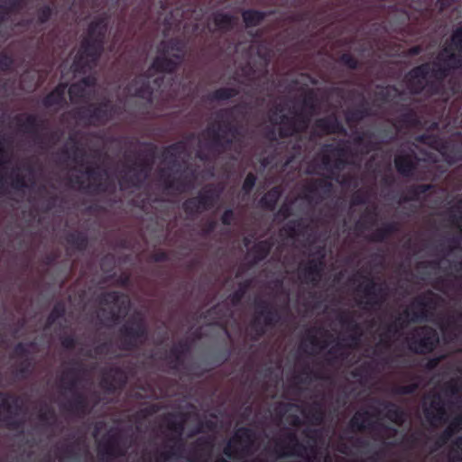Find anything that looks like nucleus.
Here are the masks:
<instances>
[{
  "label": "nucleus",
  "mask_w": 462,
  "mask_h": 462,
  "mask_svg": "<svg viewBox=\"0 0 462 462\" xmlns=\"http://www.w3.org/2000/svg\"><path fill=\"white\" fill-rule=\"evenodd\" d=\"M67 85L60 84L56 88L50 93L44 99L46 106H53L61 103L64 100Z\"/></svg>",
  "instance_id": "35"
},
{
  "label": "nucleus",
  "mask_w": 462,
  "mask_h": 462,
  "mask_svg": "<svg viewBox=\"0 0 462 462\" xmlns=\"http://www.w3.org/2000/svg\"><path fill=\"white\" fill-rule=\"evenodd\" d=\"M79 171L81 173V178L86 179L88 181L96 180V173L90 169V167H83V165H81Z\"/></svg>",
  "instance_id": "49"
},
{
  "label": "nucleus",
  "mask_w": 462,
  "mask_h": 462,
  "mask_svg": "<svg viewBox=\"0 0 462 462\" xmlns=\"http://www.w3.org/2000/svg\"><path fill=\"white\" fill-rule=\"evenodd\" d=\"M146 93H150L147 85H143L139 89H134V95L143 97Z\"/></svg>",
  "instance_id": "62"
},
{
  "label": "nucleus",
  "mask_w": 462,
  "mask_h": 462,
  "mask_svg": "<svg viewBox=\"0 0 462 462\" xmlns=\"http://www.w3.org/2000/svg\"><path fill=\"white\" fill-rule=\"evenodd\" d=\"M234 212L232 209H226L221 216V222L223 225L229 226L234 220Z\"/></svg>",
  "instance_id": "52"
},
{
  "label": "nucleus",
  "mask_w": 462,
  "mask_h": 462,
  "mask_svg": "<svg viewBox=\"0 0 462 462\" xmlns=\"http://www.w3.org/2000/svg\"><path fill=\"white\" fill-rule=\"evenodd\" d=\"M254 432L248 427L238 428L223 448L230 459H236L247 454L254 441Z\"/></svg>",
  "instance_id": "10"
},
{
  "label": "nucleus",
  "mask_w": 462,
  "mask_h": 462,
  "mask_svg": "<svg viewBox=\"0 0 462 462\" xmlns=\"http://www.w3.org/2000/svg\"><path fill=\"white\" fill-rule=\"evenodd\" d=\"M263 17V15L262 13L254 10H247L243 13V19L246 26L256 25Z\"/></svg>",
  "instance_id": "40"
},
{
  "label": "nucleus",
  "mask_w": 462,
  "mask_h": 462,
  "mask_svg": "<svg viewBox=\"0 0 462 462\" xmlns=\"http://www.w3.org/2000/svg\"><path fill=\"white\" fill-rule=\"evenodd\" d=\"M409 350L416 355H428L434 352L439 344L438 331L428 325L420 326L406 338Z\"/></svg>",
  "instance_id": "5"
},
{
  "label": "nucleus",
  "mask_w": 462,
  "mask_h": 462,
  "mask_svg": "<svg viewBox=\"0 0 462 462\" xmlns=\"http://www.w3.org/2000/svg\"><path fill=\"white\" fill-rule=\"evenodd\" d=\"M274 451L278 457H301L307 451V447L299 440L296 433L288 432L284 440L276 441Z\"/></svg>",
  "instance_id": "15"
},
{
  "label": "nucleus",
  "mask_w": 462,
  "mask_h": 462,
  "mask_svg": "<svg viewBox=\"0 0 462 462\" xmlns=\"http://www.w3.org/2000/svg\"><path fill=\"white\" fill-rule=\"evenodd\" d=\"M126 383L125 372L119 366H114L108 372L104 373L99 385L106 393H115L117 390L123 389Z\"/></svg>",
  "instance_id": "16"
},
{
  "label": "nucleus",
  "mask_w": 462,
  "mask_h": 462,
  "mask_svg": "<svg viewBox=\"0 0 462 462\" xmlns=\"http://www.w3.org/2000/svg\"><path fill=\"white\" fill-rule=\"evenodd\" d=\"M461 321H462V311L457 313V317H450L448 319V323L450 325H453L457 328H460L459 322H461Z\"/></svg>",
  "instance_id": "59"
},
{
  "label": "nucleus",
  "mask_w": 462,
  "mask_h": 462,
  "mask_svg": "<svg viewBox=\"0 0 462 462\" xmlns=\"http://www.w3.org/2000/svg\"><path fill=\"white\" fill-rule=\"evenodd\" d=\"M190 204H182V206H189ZM197 209H209L214 206L215 204H192ZM188 207H185V209H187Z\"/></svg>",
  "instance_id": "61"
},
{
  "label": "nucleus",
  "mask_w": 462,
  "mask_h": 462,
  "mask_svg": "<svg viewBox=\"0 0 462 462\" xmlns=\"http://www.w3.org/2000/svg\"><path fill=\"white\" fill-rule=\"evenodd\" d=\"M439 300L440 297L438 294L428 290L413 299L411 310L406 309L403 315L412 323L426 321L432 316V311L437 309Z\"/></svg>",
  "instance_id": "6"
},
{
  "label": "nucleus",
  "mask_w": 462,
  "mask_h": 462,
  "mask_svg": "<svg viewBox=\"0 0 462 462\" xmlns=\"http://www.w3.org/2000/svg\"><path fill=\"white\" fill-rule=\"evenodd\" d=\"M324 254L317 258H310L301 262L298 268V278L301 283L317 287L322 278L325 261Z\"/></svg>",
  "instance_id": "11"
},
{
  "label": "nucleus",
  "mask_w": 462,
  "mask_h": 462,
  "mask_svg": "<svg viewBox=\"0 0 462 462\" xmlns=\"http://www.w3.org/2000/svg\"><path fill=\"white\" fill-rule=\"evenodd\" d=\"M65 313H66V307H65L64 303H62L60 301L57 302L53 306L51 313L49 314V316L47 318V325L48 326L53 325L57 319L64 317Z\"/></svg>",
  "instance_id": "38"
},
{
  "label": "nucleus",
  "mask_w": 462,
  "mask_h": 462,
  "mask_svg": "<svg viewBox=\"0 0 462 462\" xmlns=\"http://www.w3.org/2000/svg\"><path fill=\"white\" fill-rule=\"evenodd\" d=\"M428 65H421L413 69L407 76L409 81V89L411 92H420L426 83V74L428 73Z\"/></svg>",
  "instance_id": "20"
},
{
  "label": "nucleus",
  "mask_w": 462,
  "mask_h": 462,
  "mask_svg": "<svg viewBox=\"0 0 462 462\" xmlns=\"http://www.w3.org/2000/svg\"><path fill=\"white\" fill-rule=\"evenodd\" d=\"M38 418L41 422L50 424L51 420H55L56 414L52 408L47 407L40 411Z\"/></svg>",
  "instance_id": "43"
},
{
  "label": "nucleus",
  "mask_w": 462,
  "mask_h": 462,
  "mask_svg": "<svg viewBox=\"0 0 462 462\" xmlns=\"http://www.w3.org/2000/svg\"><path fill=\"white\" fill-rule=\"evenodd\" d=\"M150 259H151V261H152L154 263H162V262H166L169 260V254L164 250H159V251L152 253L150 255Z\"/></svg>",
  "instance_id": "46"
},
{
  "label": "nucleus",
  "mask_w": 462,
  "mask_h": 462,
  "mask_svg": "<svg viewBox=\"0 0 462 462\" xmlns=\"http://www.w3.org/2000/svg\"><path fill=\"white\" fill-rule=\"evenodd\" d=\"M419 388V383L414 382L406 385H395L392 388L394 395H408L414 393Z\"/></svg>",
  "instance_id": "39"
},
{
  "label": "nucleus",
  "mask_w": 462,
  "mask_h": 462,
  "mask_svg": "<svg viewBox=\"0 0 462 462\" xmlns=\"http://www.w3.org/2000/svg\"><path fill=\"white\" fill-rule=\"evenodd\" d=\"M214 20L216 25L221 30H226L233 24V18L224 14H217Z\"/></svg>",
  "instance_id": "42"
},
{
  "label": "nucleus",
  "mask_w": 462,
  "mask_h": 462,
  "mask_svg": "<svg viewBox=\"0 0 462 462\" xmlns=\"http://www.w3.org/2000/svg\"><path fill=\"white\" fill-rule=\"evenodd\" d=\"M456 423V420L453 418L448 427L439 435L437 440V445L439 447L445 445L455 434L458 433L462 430V427Z\"/></svg>",
  "instance_id": "32"
},
{
  "label": "nucleus",
  "mask_w": 462,
  "mask_h": 462,
  "mask_svg": "<svg viewBox=\"0 0 462 462\" xmlns=\"http://www.w3.org/2000/svg\"><path fill=\"white\" fill-rule=\"evenodd\" d=\"M409 323V318H406L403 313L399 315L394 321L390 322L384 326V331L382 334V340L389 341L393 337L400 333V331L406 328Z\"/></svg>",
  "instance_id": "23"
},
{
  "label": "nucleus",
  "mask_w": 462,
  "mask_h": 462,
  "mask_svg": "<svg viewBox=\"0 0 462 462\" xmlns=\"http://www.w3.org/2000/svg\"><path fill=\"white\" fill-rule=\"evenodd\" d=\"M34 346L33 342H30L29 344H24V343L20 342V343L16 344L13 350V356L22 358V359L29 358L28 357L30 355L29 346Z\"/></svg>",
  "instance_id": "41"
},
{
  "label": "nucleus",
  "mask_w": 462,
  "mask_h": 462,
  "mask_svg": "<svg viewBox=\"0 0 462 462\" xmlns=\"http://www.w3.org/2000/svg\"><path fill=\"white\" fill-rule=\"evenodd\" d=\"M364 283L359 285L356 291L361 292L364 300H358L357 305L365 310H375L385 302L388 292L384 283H377L370 276H363Z\"/></svg>",
  "instance_id": "7"
},
{
  "label": "nucleus",
  "mask_w": 462,
  "mask_h": 462,
  "mask_svg": "<svg viewBox=\"0 0 462 462\" xmlns=\"http://www.w3.org/2000/svg\"><path fill=\"white\" fill-rule=\"evenodd\" d=\"M56 260V256L54 254H48L46 257H45V264L47 265H50L54 261Z\"/></svg>",
  "instance_id": "63"
},
{
  "label": "nucleus",
  "mask_w": 462,
  "mask_h": 462,
  "mask_svg": "<svg viewBox=\"0 0 462 462\" xmlns=\"http://www.w3.org/2000/svg\"><path fill=\"white\" fill-rule=\"evenodd\" d=\"M167 421V428L171 431V435L168 437V442L166 444V449L158 451L156 453V462H167L171 458H178L183 450L184 442L182 440V434L185 430L186 417L184 414L169 413L165 417Z\"/></svg>",
  "instance_id": "2"
},
{
  "label": "nucleus",
  "mask_w": 462,
  "mask_h": 462,
  "mask_svg": "<svg viewBox=\"0 0 462 462\" xmlns=\"http://www.w3.org/2000/svg\"><path fill=\"white\" fill-rule=\"evenodd\" d=\"M105 31V25L102 22L90 24L88 38L83 41L71 66L74 75L78 73L85 74L96 65V61L103 50Z\"/></svg>",
  "instance_id": "1"
},
{
  "label": "nucleus",
  "mask_w": 462,
  "mask_h": 462,
  "mask_svg": "<svg viewBox=\"0 0 462 462\" xmlns=\"http://www.w3.org/2000/svg\"><path fill=\"white\" fill-rule=\"evenodd\" d=\"M377 223L375 215L365 214L356 223V229L358 231L370 230Z\"/></svg>",
  "instance_id": "37"
},
{
  "label": "nucleus",
  "mask_w": 462,
  "mask_h": 462,
  "mask_svg": "<svg viewBox=\"0 0 462 462\" xmlns=\"http://www.w3.org/2000/svg\"><path fill=\"white\" fill-rule=\"evenodd\" d=\"M337 320L346 331L350 332L348 339L352 341L354 346H356L362 334L360 324L346 311L341 312L337 317Z\"/></svg>",
  "instance_id": "18"
},
{
  "label": "nucleus",
  "mask_w": 462,
  "mask_h": 462,
  "mask_svg": "<svg viewBox=\"0 0 462 462\" xmlns=\"http://www.w3.org/2000/svg\"><path fill=\"white\" fill-rule=\"evenodd\" d=\"M273 245V243L269 240H262L255 243L249 252L252 255L250 266H254L264 260L270 254Z\"/></svg>",
  "instance_id": "21"
},
{
  "label": "nucleus",
  "mask_w": 462,
  "mask_h": 462,
  "mask_svg": "<svg viewBox=\"0 0 462 462\" xmlns=\"http://www.w3.org/2000/svg\"><path fill=\"white\" fill-rule=\"evenodd\" d=\"M109 346L107 342L100 343L94 347V352L97 356L105 355L108 352Z\"/></svg>",
  "instance_id": "53"
},
{
  "label": "nucleus",
  "mask_w": 462,
  "mask_h": 462,
  "mask_svg": "<svg viewBox=\"0 0 462 462\" xmlns=\"http://www.w3.org/2000/svg\"><path fill=\"white\" fill-rule=\"evenodd\" d=\"M94 79L88 77L83 79L79 83L72 84L69 88V95L70 100L75 102L79 98L85 97L86 94L88 92V89L94 84Z\"/></svg>",
  "instance_id": "25"
},
{
  "label": "nucleus",
  "mask_w": 462,
  "mask_h": 462,
  "mask_svg": "<svg viewBox=\"0 0 462 462\" xmlns=\"http://www.w3.org/2000/svg\"><path fill=\"white\" fill-rule=\"evenodd\" d=\"M175 346L182 353V355H184V356L190 351V345L186 340H181L178 342V344H176Z\"/></svg>",
  "instance_id": "54"
},
{
  "label": "nucleus",
  "mask_w": 462,
  "mask_h": 462,
  "mask_svg": "<svg viewBox=\"0 0 462 462\" xmlns=\"http://www.w3.org/2000/svg\"><path fill=\"white\" fill-rule=\"evenodd\" d=\"M450 221L453 226L459 228V233L462 237V214L460 215H453L450 217Z\"/></svg>",
  "instance_id": "55"
},
{
  "label": "nucleus",
  "mask_w": 462,
  "mask_h": 462,
  "mask_svg": "<svg viewBox=\"0 0 462 462\" xmlns=\"http://www.w3.org/2000/svg\"><path fill=\"white\" fill-rule=\"evenodd\" d=\"M440 362V357H432L430 358L425 365L426 369L433 370L435 369Z\"/></svg>",
  "instance_id": "58"
},
{
  "label": "nucleus",
  "mask_w": 462,
  "mask_h": 462,
  "mask_svg": "<svg viewBox=\"0 0 462 462\" xmlns=\"http://www.w3.org/2000/svg\"><path fill=\"white\" fill-rule=\"evenodd\" d=\"M395 166L397 171L405 176L413 174L414 158L411 154L399 153L395 157Z\"/></svg>",
  "instance_id": "27"
},
{
  "label": "nucleus",
  "mask_w": 462,
  "mask_h": 462,
  "mask_svg": "<svg viewBox=\"0 0 462 462\" xmlns=\"http://www.w3.org/2000/svg\"><path fill=\"white\" fill-rule=\"evenodd\" d=\"M270 120L274 125H281L280 130L282 131V134L283 135H291L294 133L301 131V130H303L306 127V124L302 123V124H300L299 125H296L295 124H293L290 128L286 129L285 125L289 123V118L287 116H285L283 114L282 115H278L276 112H273L271 115Z\"/></svg>",
  "instance_id": "26"
},
{
  "label": "nucleus",
  "mask_w": 462,
  "mask_h": 462,
  "mask_svg": "<svg viewBox=\"0 0 462 462\" xmlns=\"http://www.w3.org/2000/svg\"><path fill=\"white\" fill-rule=\"evenodd\" d=\"M120 349L134 351L148 338V328L142 314L130 317L119 328Z\"/></svg>",
  "instance_id": "4"
},
{
  "label": "nucleus",
  "mask_w": 462,
  "mask_h": 462,
  "mask_svg": "<svg viewBox=\"0 0 462 462\" xmlns=\"http://www.w3.org/2000/svg\"><path fill=\"white\" fill-rule=\"evenodd\" d=\"M383 407L386 410V418L395 423L402 425L406 419V412L403 409L393 402H384Z\"/></svg>",
  "instance_id": "28"
},
{
  "label": "nucleus",
  "mask_w": 462,
  "mask_h": 462,
  "mask_svg": "<svg viewBox=\"0 0 462 462\" xmlns=\"http://www.w3.org/2000/svg\"><path fill=\"white\" fill-rule=\"evenodd\" d=\"M97 300L100 305H114L116 308V310H106L105 308L100 309V313L109 323H118L127 315L130 309L129 299L119 291H113L101 293Z\"/></svg>",
  "instance_id": "9"
},
{
  "label": "nucleus",
  "mask_w": 462,
  "mask_h": 462,
  "mask_svg": "<svg viewBox=\"0 0 462 462\" xmlns=\"http://www.w3.org/2000/svg\"><path fill=\"white\" fill-rule=\"evenodd\" d=\"M60 343L63 348L73 350L77 345V338L73 335L64 336L60 338Z\"/></svg>",
  "instance_id": "44"
},
{
  "label": "nucleus",
  "mask_w": 462,
  "mask_h": 462,
  "mask_svg": "<svg viewBox=\"0 0 462 462\" xmlns=\"http://www.w3.org/2000/svg\"><path fill=\"white\" fill-rule=\"evenodd\" d=\"M251 284H252L251 280H245V281L239 282L238 288L233 293H231L228 297L232 306L236 307L241 303L246 291L251 287Z\"/></svg>",
  "instance_id": "33"
},
{
  "label": "nucleus",
  "mask_w": 462,
  "mask_h": 462,
  "mask_svg": "<svg viewBox=\"0 0 462 462\" xmlns=\"http://www.w3.org/2000/svg\"><path fill=\"white\" fill-rule=\"evenodd\" d=\"M19 398L9 393L0 392V421L8 429L16 430L21 426L15 419L19 406Z\"/></svg>",
  "instance_id": "12"
},
{
  "label": "nucleus",
  "mask_w": 462,
  "mask_h": 462,
  "mask_svg": "<svg viewBox=\"0 0 462 462\" xmlns=\"http://www.w3.org/2000/svg\"><path fill=\"white\" fill-rule=\"evenodd\" d=\"M160 52V55L153 61L150 72L152 70L162 72H171L174 70L177 64L180 61L181 56L176 53L171 54L165 42L161 44Z\"/></svg>",
  "instance_id": "17"
},
{
  "label": "nucleus",
  "mask_w": 462,
  "mask_h": 462,
  "mask_svg": "<svg viewBox=\"0 0 462 462\" xmlns=\"http://www.w3.org/2000/svg\"><path fill=\"white\" fill-rule=\"evenodd\" d=\"M305 417L314 425H320L325 418V411L320 402H314L308 411L305 413Z\"/></svg>",
  "instance_id": "31"
},
{
  "label": "nucleus",
  "mask_w": 462,
  "mask_h": 462,
  "mask_svg": "<svg viewBox=\"0 0 462 462\" xmlns=\"http://www.w3.org/2000/svg\"><path fill=\"white\" fill-rule=\"evenodd\" d=\"M317 126L325 133H335L339 129V124L335 117H327L319 119Z\"/></svg>",
  "instance_id": "36"
},
{
  "label": "nucleus",
  "mask_w": 462,
  "mask_h": 462,
  "mask_svg": "<svg viewBox=\"0 0 462 462\" xmlns=\"http://www.w3.org/2000/svg\"><path fill=\"white\" fill-rule=\"evenodd\" d=\"M232 90L230 89H219L215 93V97L217 99H226L232 97Z\"/></svg>",
  "instance_id": "56"
},
{
  "label": "nucleus",
  "mask_w": 462,
  "mask_h": 462,
  "mask_svg": "<svg viewBox=\"0 0 462 462\" xmlns=\"http://www.w3.org/2000/svg\"><path fill=\"white\" fill-rule=\"evenodd\" d=\"M161 359L167 361L171 368L177 369L183 365L184 355L174 345Z\"/></svg>",
  "instance_id": "34"
},
{
  "label": "nucleus",
  "mask_w": 462,
  "mask_h": 462,
  "mask_svg": "<svg viewBox=\"0 0 462 462\" xmlns=\"http://www.w3.org/2000/svg\"><path fill=\"white\" fill-rule=\"evenodd\" d=\"M121 435L119 432L110 434L104 440L99 442L97 456L100 462H110L125 454L120 445Z\"/></svg>",
  "instance_id": "13"
},
{
  "label": "nucleus",
  "mask_w": 462,
  "mask_h": 462,
  "mask_svg": "<svg viewBox=\"0 0 462 462\" xmlns=\"http://www.w3.org/2000/svg\"><path fill=\"white\" fill-rule=\"evenodd\" d=\"M399 224L395 221L384 222L373 231L367 239L374 243H383L399 231Z\"/></svg>",
  "instance_id": "19"
},
{
  "label": "nucleus",
  "mask_w": 462,
  "mask_h": 462,
  "mask_svg": "<svg viewBox=\"0 0 462 462\" xmlns=\"http://www.w3.org/2000/svg\"><path fill=\"white\" fill-rule=\"evenodd\" d=\"M451 48L454 51L448 49L443 50L439 55V60L443 61L447 67L457 69L462 67V27L457 29L451 39Z\"/></svg>",
  "instance_id": "14"
},
{
  "label": "nucleus",
  "mask_w": 462,
  "mask_h": 462,
  "mask_svg": "<svg viewBox=\"0 0 462 462\" xmlns=\"http://www.w3.org/2000/svg\"><path fill=\"white\" fill-rule=\"evenodd\" d=\"M256 178L253 173H249L243 184V189L245 192H249L255 184Z\"/></svg>",
  "instance_id": "50"
},
{
  "label": "nucleus",
  "mask_w": 462,
  "mask_h": 462,
  "mask_svg": "<svg viewBox=\"0 0 462 462\" xmlns=\"http://www.w3.org/2000/svg\"><path fill=\"white\" fill-rule=\"evenodd\" d=\"M217 221L213 220V219H208L207 220L204 224H203V226H202V234L204 236H209L210 234H212L215 229L217 228Z\"/></svg>",
  "instance_id": "48"
},
{
  "label": "nucleus",
  "mask_w": 462,
  "mask_h": 462,
  "mask_svg": "<svg viewBox=\"0 0 462 462\" xmlns=\"http://www.w3.org/2000/svg\"><path fill=\"white\" fill-rule=\"evenodd\" d=\"M168 188L174 189L180 192L185 191L188 189V187L186 185H182V184L180 185V184L174 183L173 181H169Z\"/></svg>",
  "instance_id": "60"
},
{
  "label": "nucleus",
  "mask_w": 462,
  "mask_h": 462,
  "mask_svg": "<svg viewBox=\"0 0 462 462\" xmlns=\"http://www.w3.org/2000/svg\"><path fill=\"white\" fill-rule=\"evenodd\" d=\"M279 311L266 300L255 302V315L253 318L250 328L254 332V340L264 336L267 328L274 327L280 321Z\"/></svg>",
  "instance_id": "8"
},
{
  "label": "nucleus",
  "mask_w": 462,
  "mask_h": 462,
  "mask_svg": "<svg viewBox=\"0 0 462 462\" xmlns=\"http://www.w3.org/2000/svg\"><path fill=\"white\" fill-rule=\"evenodd\" d=\"M300 374H301L302 375H305L306 377L313 376V377H314V378H316V379H320V378H322V377H321V374H320L319 373H318V372H314V371H313L312 369H310L309 366H305V367L301 370Z\"/></svg>",
  "instance_id": "57"
},
{
  "label": "nucleus",
  "mask_w": 462,
  "mask_h": 462,
  "mask_svg": "<svg viewBox=\"0 0 462 462\" xmlns=\"http://www.w3.org/2000/svg\"><path fill=\"white\" fill-rule=\"evenodd\" d=\"M307 228V225L303 219H291L285 223L282 227V230L286 234L288 237L295 238L300 235H302Z\"/></svg>",
  "instance_id": "29"
},
{
  "label": "nucleus",
  "mask_w": 462,
  "mask_h": 462,
  "mask_svg": "<svg viewBox=\"0 0 462 462\" xmlns=\"http://www.w3.org/2000/svg\"><path fill=\"white\" fill-rule=\"evenodd\" d=\"M372 414L368 411H356L349 420V428L352 431H363L373 428L370 420Z\"/></svg>",
  "instance_id": "22"
},
{
  "label": "nucleus",
  "mask_w": 462,
  "mask_h": 462,
  "mask_svg": "<svg viewBox=\"0 0 462 462\" xmlns=\"http://www.w3.org/2000/svg\"><path fill=\"white\" fill-rule=\"evenodd\" d=\"M444 400L439 393H435L432 395L431 401L428 406H424L423 408H430L431 411L438 410V407L442 406L444 404Z\"/></svg>",
  "instance_id": "47"
},
{
  "label": "nucleus",
  "mask_w": 462,
  "mask_h": 462,
  "mask_svg": "<svg viewBox=\"0 0 462 462\" xmlns=\"http://www.w3.org/2000/svg\"><path fill=\"white\" fill-rule=\"evenodd\" d=\"M32 367V360L30 358H25L19 364L17 372L23 377H25L31 372Z\"/></svg>",
  "instance_id": "45"
},
{
  "label": "nucleus",
  "mask_w": 462,
  "mask_h": 462,
  "mask_svg": "<svg viewBox=\"0 0 462 462\" xmlns=\"http://www.w3.org/2000/svg\"><path fill=\"white\" fill-rule=\"evenodd\" d=\"M211 446L210 441L206 438H199L195 443L194 448L196 450H204Z\"/></svg>",
  "instance_id": "51"
},
{
  "label": "nucleus",
  "mask_w": 462,
  "mask_h": 462,
  "mask_svg": "<svg viewBox=\"0 0 462 462\" xmlns=\"http://www.w3.org/2000/svg\"><path fill=\"white\" fill-rule=\"evenodd\" d=\"M66 243L78 252H84L88 246L87 234L80 231L69 232L65 236Z\"/></svg>",
  "instance_id": "24"
},
{
  "label": "nucleus",
  "mask_w": 462,
  "mask_h": 462,
  "mask_svg": "<svg viewBox=\"0 0 462 462\" xmlns=\"http://www.w3.org/2000/svg\"><path fill=\"white\" fill-rule=\"evenodd\" d=\"M75 366L67 369L60 377V382L65 383L64 388L73 393V398L65 403L62 408L75 415H85L88 412V402L86 395L77 391L79 382L78 374L83 371L82 364L73 361Z\"/></svg>",
  "instance_id": "3"
},
{
  "label": "nucleus",
  "mask_w": 462,
  "mask_h": 462,
  "mask_svg": "<svg viewBox=\"0 0 462 462\" xmlns=\"http://www.w3.org/2000/svg\"><path fill=\"white\" fill-rule=\"evenodd\" d=\"M448 389L451 394H457L459 392V388L457 384H449Z\"/></svg>",
  "instance_id": "64"
},
{
  "label": "nucleus",
  "mask_w": 462,
  "mask_h": 462,
  "mask_svg": "<svg viewBox=\"0 0 462 462\" xmlns=\"http://www.w3.org/2000/svg\"><path fill=\"white\" fill-rule=\"evenodd\" d=\"M423 415L431 426H436L437 423L445 422L447 416L445 403L442 406L438 407V410L436 411H431L430 408H423Z\"/></svg>",
  "instance_id": "30"
}]
</instances>
